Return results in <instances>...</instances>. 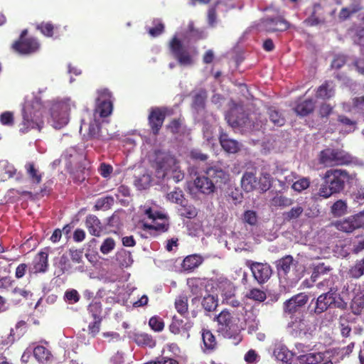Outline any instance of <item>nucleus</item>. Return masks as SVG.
<instances>
[{
	"instance_id": "obj_1",
	"label": "nucleus",
	"mask_w": 364,
	"mask_h": 364,
	"mask_svg": "<svg viewBox=\"0 0 364 364\" xmlns=\"http://www.w3.org/2000/svg\"><path fill=\"white\" fill-rule=\"evenodd\" d=\"M323 183L315 194L316 199H326L343 192L346 184L352 181V176L345 169L331 168L322 176Z\"/></svg>"
},
{
	"instance_id": "obj_41",
	"label": "nucleus",
	"mask_w": 364,
	"mask_h": 364,
	"mask_svg": "<svg viewBox=\"0 0 364 364\" xmlns=\"http://www.w3.org/2000/svg\"><path fill=\"white\" fill-rule=\"evenodd\" d=\"M207 97V92L205 90H200L193 96V107L195 109H203Z\"/></svg>"
},
{
	"instance_id": "obj_61",
	"label": "nucleus",
	"mask_w": 364,
	"mask_h": 364,
	"mask_svg": "<svg viewBox=\"0 0 364 364\" xmlns=\"http://www.w3.org/2000/svg\"><path fill=\"white\" fill-rule=\"evenodd\" d=\"M183 120L181 118L173 119L168 124L167 128L173 134H177L179 132L181 127Z\"/></svg>"
},
{
	"instance_id": "obj_52",
	"label": "nucleus",
	"mask_w": 364,
	"mask_h": 364,
	"mask_svg": "<svg viewBox=\"0 0 364 364\" xmlns=\"http://www.w3.org/2000/svg\"><path fill=\"white\" fill-rule=\"evenodd\" d=\"M247 296L250 299L260 302L264 301L267 298L266 293L259 289H252L250 290Z\"/></svg>"
},
{
	"instance_id": "obj_25",
	"label": "nucleus",
	"mask_w": 364,
	"mask_h": 364,
	"mask_svg": "<svg viewBox=\"0 0 364 364\" xmlns=\"http://www.w3.org/2000/svg\"><path fill=\"white\" fill-rule=\"evenodd\" d=\"M258 178L255 173L252 171H245L241 179V184L242 188L246 191H251L257 189L258 186Z\"/></svg>"
},
{
	"instance_id": "obj_26",
	"label": "nucleus",
	"mask_w": 364,
	"mask_h": 364,
	"mask_svg": "<svg viewBox=\"0 0 364 364\" xmlns=\"http://www.w3.org/2000/svg\"><path fill=\"white\" fill-rule=\"evenodd\" d=\"M25 169L33 185H39L41 183L43 173L40 172L33 162L26 164Z\"/></svg>"
},
{
	"instance_id": "obj_15",
	"label": "nucleus",
	"mask_w": 364,
	"mask_h": 364,
	"mask_svg": "<svg viewBox=\"0 0 364 364\" xmlns=\"http://www.w3.org/2000/svg\"><path fill=\"white\" fill-rule=\"evenodd\" d=\"M48 247L40 251L33 258L31 272L45 273L48 268Z\"/></svg>"
},
{
	"instance_id": "obj_60",
	"label": "nucleus",
	"mask_w": 364,
	"mask_h": 364,
	"mask_svg": "<svg viewBox=\"0 0 364 364\" xmlns=\"http://www.w3.org/2000/svg\"><path fill=\"white\" fill-rule=\"evenodd\" d=\"M113 171V167L108 164L106 163H102L98 168L99 173L103 177V178H108L111 175V173Z\"/></svg>"
},
{
	"instance_id": "obj_63",
	"label": "nucleus",
	"mask_w": 364,
	"mask_h": 364,
	"mask_svg": "<svg viewBox=\"0 0 364 364\" xmlns=\"http://www.w3.org/2000/svg\"><path fill=\"white\" fill-rule=\"evenodd\" d=\"M333 112V107L327 103H322L318 109V114L321 118L328 117Z\"/></svg>"
},
{
	"instance_id": "obj_5",
	"label": "nucleus",
	"mask_w": 364,
	"mask_h": 364,
	"mask_svg": "<svg viewBox=\"0 0 364 364\" xmlns=\"http://www.w3.org/2000/svg\"><path fill=\"white\" fill-rule=\"evenodd\" d=\"M319 162L326 166L348 165L351 163V156L341 149L326 148L319 154Z\"/></svg>"
},
{
	"instance_id": "obj_19",
	"label": "nucleus",
	"mask_w": 364,
	"mask_h": 364,
	"mask_svg": "<svg viewBox=\"0 0 364 364\" xmlns=\"http://www.w3.org/2000/svg\"><path fill=\"white\" fill-rule=\"evenodd\" d=\"M205 174L210 178L215 186L225 184L228 180V174L221 168L216 166L208 168Z\"/></svg>"
},
{
	"instance_id": "obj_22",
	"label": "nucleus",
	"mask_w": 364,
	"mask_h": 364,
	"mask_svg": "<svg viewBox=\"0 0 364 364\" xmlns=\"http://www.w3.org/2000/svg\"><path fill=\"white\" fill-rule=\"evenodd\" d=\"M170 228V224L168 220H165L162 223L156 225H151L146 223H144L141 226L143 230L149 231V235L151 237H156L160 234L166 232Z\"/></svg>"
},
{
	"instance_id": "obj_53",
	"label": "nucleus",
	"mask_w": 364,
	"mask_h": 364,
	"mask_svg": "<svg viewBox=\"0 0 364 364\" xmlns=\"http://www.w3.org/2000/svg\"><path fill=\"white\" fill-rule=\"evenodd\" d=\"M114 203V198L112 196H106L99 198L95 204V208L100 209H109Z\"/></svg>"
},
{
	"instance_id": "obj_50",
	"label": "nucleus",
	"mask_w": 364,
	"mask_h": 364,
	"mask_svg": "<svg viewBox=\"0 0 364 364\" xmlns=\"http://www.w3.org/2000/svg\"><path fill=\"white\" fill-rule=\"evenodd\" d=\"M150 328L156 332H161L164 328V322L159 316H152L149 321Z\"/></svg>"
},
{
	"instance_id": "obj_21",
	"label": "nucleus",
	"mask_w": 364,
	"mask_h": 364,
	"mask_svg": "<svg viewBox=\"0 0 364 364\" xmlns=\"http://www.w3.org/2000/svg\"><path fill=\"white\" fill-rule=\"evenodd\" d=\"M196 189L201 193L209 195L215 191V186L207 175L198 176L194 180Z\"/></svg>"
},
{
	"instance_id": "obj_27",
	"label": "nucleus",
	"mask_w": 364,
	"mask_h": 364,
	"mask_svg": "<svg viewBox=\"0 0 364 364\" xmlns=\"http://www.w3.org/2000/svg\"><path fill=\"white\" fill-rule=\"evenodd\" d=\"M315 107V103L311 99L305 100L297 103L294 111L298 115L304 117L311 113Z\"/></svg>"
},
{
	"instance_id": "obj_44",
	"label": "nucleus",
	"mask_w": 364,
	"mask_h": 364,
	"mask_svg": "<svg viewBox=\"0 0 364 364\" xmlns=\"http://www.w3.org/2000/svg\"><path fill=\"white\" fill-rule=\"evenodd\" d=\"M268 114L270 121L277 127H282L285 124V118L273 107L268 109Z\"/></svg>"
},
{
	"instance_id": "obj_32",
	"label": "nucleus",
	"mask_w": 364,
	"mask_h": 364,
	"mask_svg": "<svg viewBox=\"0 0 364 364\" xmlns=\"http://www.w3.org/2000/svg\"><path fill=\"white\" fill-rule=\"evenodd\" d=\"M294 259L291 255H286L276 262L277 269L279 272H283L284 274L289 272Z\"/></svg>"
},
{
	"instance_id": "obj_64",
	"label": "nucleus",
	"mask_w": 364,
	"mask_h": 364,
	"mask_svg": "<svg viewBox=\"0 0 364 364\" xmlns=\"http://www.w3.org/2000/svg\"><path fill=\"white\" fill-rule=\"evenodd\" d=\"M346 57L345 55H336L331 63V68L337 70L340 69L346 64Z\"/></svg>"
},
{
	"instance_id": "obj_49",
	"label": "nucleus",
	"mask_w": 364,
	"mask_h": 364,
	"mask_svg": "<svg viewBox=\"0 0 364 364\" xmlns=\"http://www.w3.org/2000/svg\"><path fill=\"white\" fill-rule=\"evenodd\" d=\"M37 29L39 30L44 36L47 37H52L55 26L49 22H42L37 26Z\"/></svg>"
},
{
	"instance_id": "obj_56",
	"label": "nucleus",
	"mask_w": 364,
	"mask_h": 364,
	"mask_svg": "<svg viewBox=\"0 0 364 364\" xmlns=\"http://www.w3.org/2000/svg\"><path fill=\"white\" fill-rule=\"evenodd\" d=\"M115 247V242L113 238L107 237L102 242L100 247V251L102 254L107 255Z\"/></svg>"
},
{
	"instance_id": "obj_51",
	"label": "nucleus",
	"mask_w": 364,
	"mask_h": 364,
	"mask_svg": "<svg viewBox=\"0 0 364 364\" xmlns=\"http://www.w3.org/2000/svg\"><path fill=\"white\" fill-rule=\"evenodd\" d=\"M310 183V179L309 178L304 177L295 181L292 184L291 188L297 192H301L309 187Z\"/></svg>"
},
{
	"instance_id": "obj_16",
	"label": "nucleus",
	"mask_w": 364,
	"mask_h": 364,
	"mask_svg": "<svg viewBox=\"0 0 364 364\" xmlns=\"http://www.w3.org/2000/svg\"><path fill=\"white\" fill-rule=\"evenodd\" d=\"M203 341L202 350L205 354H210L215 352L218 348V343L213 332L206 328L201 331Z\"/></svg>"
},
{
	"instance_id": "obj_59",
	"label": "nucleus",
	"mask_w": 364,
	"mask_h": 364,
	"mask_svg": "<svg viewBox=\"0 0 364 364\" xmlns=\"http://www.w3.org/2000/svg\"><path fill=\"white\" fill-rule=\"evenodd\" d=\"M259 358L256 350L250 349L245 353L244 359L247 364H255L258 362Z\"/></svg>"
},
{
	"instance_id": "obj_30",
	"label": "nucleus",
	"mask_w": 364,
	"mask_h": 364,
	"mask_svg": "<svg viewBox=\"0 0 364 364\" xmlns=\"http://www.w3.org/2000/svg\"><path fill=\"white\" fill-rule=\"evenodd\" d=\"M203 259L198 255H188L183 261L182 267L185 270L191 271L202 264Z\"/></svg>"
},
{
	"instance_id": "obj_58",
	"label": "nucleus",
	"mask_w": 364,
	"mask_h": 364,
	"mask_svg": "<svg viewBox=\"0 0 364 364\" xmlns=\"http://www.w3.org/2000/svg\"><path fill=\"white\" fill-rule=\"evenodd\" d=\"M102 318L94 319L93 322L88 325L89 334L95 337L100 331Z\"/></svg>"
},
{
	"instance_id": "obj_4",
	"label": "nucleus",
	"mask_w": 364,
	"mask_h": 364,
	"mask_svg": "<svg viewBox=\"0 0 364 364\" xmlns=\"http://www.w3.org/2000/svg\"><path fill=\"white\" fill-rule=\"evenodd\" d=\"M317 286L318 288L326 286L328 291L319 295L316 300H311L309 309L311 314L320 315L336 303V289L332 287V280L330 279H324Z\"/></svg>"
},
{
	"instance_id": "obj_10",
	"label": "nucleus",
	"mask_w": 364,
	"mask_h": 364,
	"mask_svg": "<svg viewBox=\"0 0 364 364\" xmlns=\"http://www.w3.org/2000/svg\"><path fill=\"white\" fill-rule=\"evenodd\" d=\"M250 263L249 267L253 277L259 284H264L269 279L272 274V269L269 264L257 262H250Z\"/></svg>"
},
{
	"instance_id": "obj_42",
	"label": "nucleus",
	"mask_w": 364,
	"mask_h": 364,
	"mask_svg": "<svg viewBox=\"0 0 364 364\" xmlns=\"http://www.w3.org/2000/svg\"><path fill=\"white\" fill-rule=\"evenodd\" d=\"M175 308L178 314L185 316L188 313V298L186 296H179L175 300Z\"/></svg>"
},
{
	"instance_id": "obj_9",
	"label": "nucleus",
	"mask_w": 364,
	"mask_h": 364,
	"mask_svg": "<svg viewBox=\"0 0 364 364\" xmlns=\"http://www.w3.org/2000/svg\"><path fill=\"white\" fill-rule=\"evenodd\" d=\"M167 114L166 107H152L148 117V123L151 132L154 136H157L163 126Z\"/></svg>"
},
{
	"instance_id": "obj_40",
	"label": "nucleus",
	"mask_w": 364,
	"mask_h": 364,
	"mask_svg": "<svg viewBox=\"0 0 364 364\" xmlns=\"http://www.w3.org/2000/svg\"><path fill=\"white\" fill-rule=\"evenodd\" d=\"M181 208L178 209L179 215L188 219L194 218L197 215L196 208L190 204H180Z\"/></svg>"
},
{
	"instance_id": "obj_18",
	"label": "nucleus",
	"mask_w": 364,
	"mask_h": 364,
	"mask_svg": "<svg viewBox=\"0 0 364 364\" xmlns=\"http://www.w3.org/2000/svg\"><path fill=\"white\" fill-rule=\"evenodd\" d=\"M218 139L221 147L225 152L235 154L240 150V143L237 140L231 139L222 128H220Z\"/></svg>"
},
{
	"instance_id": "obj_31",
	"label": "nucleus",
	"mask_w": 364,
	"mask_h": 364,
	"mask_svg": "<svg viewBox=\"0 0 364 364\" xmlns=\"http://www.w3.org/2000/svg\"><path fill=\"white\" fill-rule=\"evenodd\" d=\"M321 360L322 357L320 353H307L298 358L300 364H333L331 361L322 363Z\"/></svg>"
},
{
	"instance_id": "obj_62",
	"label": "nucleus",
	"mask_w": 364,
	"mask_h": 364,
	"mask_svg": "<svg viewBox=\"0 0 364 364\" xmlns=\"http://www.w3.org/2000/svg\"><path fill=\"white\" fill-rule=\"evenodd\" d=\"M69 252L73 262L78 264L82 262V250L70 249Z\"/></svg>"
},
{
	"instance_id": "obj_11",
	"label": "nucleus",
	"mask_w": 364,
	"mask_h": 364,
	"mask_svg": "<svg viewBox=\"0 0 364 364\" xmlns=\"http://www.w3.org/2000/svg\"><path fill=\"white\" fill-rule=\"evenodd\" d=\"M309 296L306 293H299L284 303V311L289 315H293L299 311L309 301Z\"/></svg>"
},
{
	"instance_id": "obj_20",
	"label": "nucleus",
	"mask_w": 364,
	"mask_h": 364,
	"mask_svg": "<svg viewBox=\"0 0 364 364\" xmlns=\"http://www.w3.org/2000/svg\"><path fill=\"white\" fill-rule=\"evenodd\" d=\"M193 322H186L184 323L183 320L177 318L176 316L173 317L172 321L169 325V331L171 333L178 335L181 332L185 333L186 338H188L190 337L189 331L193 327Z\"/></svg>"
},
{
	"instance_id": "obj_7",
	"label": "nucleus",
	"mask_w": 364,
	"mask_h": 364,
	"mask_svg": "<svg viewBox=\"0 0 364 364\" xmlns=\"http://www.w3.org/2000/svg\"><path fill=\"white\" fill-rule=\"evenodd\" d=\"M168 47L171 54L180 65L191 66L194 63L193 56L176 36L171 38Z\"/></svg>"
},
{
	"instance_id": "obj_43",
	"label": "nucleus",
	"mask_w": 364,
	"mask_h": 364,
	"mask_svg": "<svg viewBox=\"0 0 364 364\" xmlns=\"http://www.w3.org/2000/svg\"><path fill=\"white\" fill-rule=\"evenodd\" d=\"M272 177L271 175L267 172H262L259 178H258L257 183L258 186L257 189L264 192L269 189L271 186Z\"/></svg>"
},
{
	"instance_id": "obj_47",
	"label": "nucleus",
	"mask_w": 364,
	"mask_h": 364,
	"mask_svg": "<svg viewBox=\"0 0 364 364\" xmlns=\"http://www.w3.org/2000/svg\"><path fill=\"white\" fill-rule=\"evenodd\" d=\"M303 212L304 208L300 205H296L291 208L290 210L284 212L283 216L286 220L290 221L299 218Z\"/></svg>"
},
{
	"instance_id": "obj_54",
	"label": "nucleus",
	"mask_w": 364,
	"mask_h": 364,
	"mask_svg": "<svg viewBox=\"0 0 364 364\" xmlns=\"http://www.w3.org/2000/svg\"><path fill=\"white\" fill-rule=\"evenodd\" d=\"M0 122L1 124L12 127L14 124V115L12 112L6 111L0 114Z\"/></svg>"
},
{
	"instance_id": "obj_37",
	"label": "nucleus",
	"mask_w": 364,
	"mask_h": 364,
	"mask_svg": "<svg viewBox=\"0 0 364 364\" xmlns=\"http://www.w3.org/2000/svg\"><path fill=\"white\" fill-rule=\"evenodd\" d=\"M348 275L353 279H359L364 275V258L350 267L348 270Z\"/></svg>"
},
{
	"instance_id": "obj_38",
	"label": "nucleus",
	"mask_w": 364,
	"mask_h": 364,
	"mask_svg": "<svg viewBox=\"0 0 364 364\" xmlns=\"http://www.w3.org/2000/svg\"><path fill=\"white\" fill-rule=\"evenodd\" d=\"M35 358L40 362L49 360L52 356L51 353L46 347L38 346L33 349Z\"/></svg>"
},
{
	"instance_id": "obj_12",
	"label": "nucleus",
	"mask_w": 364,
	"mask_h": 364,
	"mask_svg": "<svg viewBox=\"0 0 364 364\" xmlns=\"http://www.w3.org/2000/svg\"><path fill=\"white\" fill-rule=\"evenodd\" d=\"M262 27L268 33L284 31L289 28V23L281 16L266 18L262 21Z\"/></svg>"
},
{
	"instance_id": "obj_8",
	"label": "nucleus",
	"mask_w": 364,
	"mask_h": 364,
	"mask_svg": "<svg viewBox=\"0 0 364 364\" xmlns=\"http://www.w3.org/2000/svg\"><path fill=\"white\" fill-rule=\"evenodd\" d=\"M155 168L159 176L164 177L168 171L174 169L176 159L169 153L158 150L155 151Z\"/></svg>"
},
{
	"instance_id": "obj_36",
	"label": "nucleus",
	"mask_w": 364,
	"mask_h": 364,
	"mask_svg": "<svg viewBox=\"0 0 364 364\" xmlns=\"http://www.w3.org/2000/svg\"><path fill=\"white\" fill-rule=\"evenodd\" d=\"M270 203L274 207L286 208L293 204V200L282 194H277L271 199Z\"/></svg>"
},
{
	"instance_id": "obj_45",
	"label": "nucleus",
	"mask_w": 364,
	"mask_h": 364,
	"mask_svg": "<svg viewBox=\"0 0 364 364\" xmlns=\"http://www.w3.org/2000/svg\"><path fill=\"white\" fill-rule=\"evenodd\" d=\"M331 270H332V268L329 265H326L324 262L318 263L314 267L311 278L314 281H316L318 277L327 274Z\"/></svg>"
},
{
	"instance_id": "obj_24",
	"label": "nucleus",
	"mask_w": 364,
	"mask_h": 364,
	"mask_svg": "<svg viewBox=\"0 0 364 364\" xmlns=\"http://www.w3.org/2000/svg\"><path fill=\"white\" fill-rule=\"evenodd\" d=\"M134 341L137 346L144 348H152L156 346V342L153 336L146 333H136L133 336Z\"/></svg>"
},
{
	"instance_id": "obj_17",
	"label": "nucleus",
	"mask_w": 364,
	"mask_h": 364,
	"mask_svg": "<svg viewBox=\"0 0 364 364\" xmlns=\"http://www.w3.org/2000/svg\"><path fill=\"white\" fill-rule=\"evenodd\" d=\"M337 229L345 232H352L355 229L363 228L364 222L363 221V216L355 215L343 221H340L336 224Z\"/></svg>"
},
{
	"instance_id": "obj_48",
	"label": "nucleus",
	"mask_w": 364,
	"mask_h": 364,
	"mask_svg": "<svg viewBox=\"0 0 364 364\" xmlns=\"http://www.w3.org/2000/svg\"><path fill=\"white\" fill-rule=\"evenodd\" d=\"M347 209L346 203L342 200L336 201L331 206V213L336 216H341L346 213Z\"/></svg>"
},
{
	"instance_id": "obj_57",
	"label": "nucleus",
	"mask_w": 364,
	"mask_h": 364,
	"mask_svg": "<svg viewBox=\"0 0 364 364\" xmlns=\"http://www.w3.org/2000/svg\"><path fill=\"white\" fill-rule=\"evenodd\" d=\"M80 296L77 290L70 289L65 291L64 299L69 304H75L79 301Z\"/></svg>"
},
{
	"instance_id": "obj_23",
	"label": "nucleus",
	"mask_w": 364,
	"mask_h": 364,
	"mask_svg": "<svg viewBox=\"0 0 364 364\" xmlns=\"http://www.w3.org/2000/svg\"><path fill=\"white\" fill-rule=\"evenodd\" d=\"M85 225L89 232L96 237H100L102 232V225L96 215H89L86 218Z\"/></svg>"
},
{
	"instance_id": "obj_35",
	"label": "nucleus",
	"mask_w": 364,
	"mask_h": 364,
	"mask_svg": "<svg viewBox=\"0 0 364 364\" xmlns=\"http://www.w3.org/2000/svg\"><path fill=\"white\" fill-rule=\"evenodd\" d=\"M87 311L93 319L102 318L101 315L102 311V305L99 300H92L87 306Z\"/></svg>"
},
{
	"instance_id": "obj_3",
	"label": "nucleus",
	"mask_w": 364,
	"mask_h": 364,
	"mask_svg": "<svg viewBox=\"0 0 364 364\" xmlns=\"http://www.w3.org/2000/svg\"><path fill=\"white\" fill-rule=\"evenodd\" d=\"M214 321L218 323L217 331L221 336L225 338L234 339L235 344L241 341L240 319L234 316L229 310L223 309L215 317Z\"/></svg>"
},
{
	"instance_id": "obj_55",
	"label": "nucleus",
	"mask_w": 364,
	"mask_h": 364,
	"mask_svg": "<svg viewBox=\"0 0 364 364\" xmlns=\"http://www.w3.org/2000/svg\"><path fill=\"white\" fill-rule=\"evenodd\" d=\"M242 220L245 223L253 226L257 223V215L254 210H246L245 211L242 217Z\"/></svg>"
},
{
	"instance_id": "obj_33",
	"label": "nucleus",
	"mask_w": 364,
	"mask_h": 364,
	"mask_svg": "<svg viewBox=\"0 0 364 364\" xmlns=\"http://www.w3.org/2000/svg\"><path fill=\"white\" fill-rule=\"evenodd\" d=\"M112 109V101L102 100L97 104L96 112H97L101 117H107L111 114Z\"/></svg>"
},
{
	"instance_id": "obj_46",
	"label": "nucleus",
	"mask_w": 364,
	"mask_h": 364,
	"mask_svg": "<svg viewBox=\"0 0 364 364\" xmlns=\"http://www.w3.org/2000/svg\"><path fill=\"white\" fill-rule=\"evenodd\" d=\"M167 198L172 203L182 204L184 200L183 191L179 188H176L173 191L168 193Z\"/></svg>"
},
{
	"instance_id": "obj_13",
	"label": "nucleus",
	"mask_w": 364,
	"mask_h": 364,
	"mask_svg": "<svg viewBox=\"0 0 364 364\" xmlns=\"http://www.w3.org/2000/svg\"><path fill=\"white\" fill-rule=\"evenodd\" d=\"M291 321L289 326L292 329L295 336L306 335L311 331V326L308 320L305 319L303 314L291 316Z\"/></svg>"
},
{
	"instance_id": "obj_28",
	"label": "nucleus",
	"mask_w": 364,
	"mask_h": 364,
	"mask_svg": "<svg viewBox=\"0 0 364 364\" xmlns=\"http://www.w3.org/2000/svg\"><path fill=\"white\" fill-rule=\"evenodd\" d=\"M115 259L118 264L122 267H128L133 263L132 254L129 251L121 249L115 255Z\"/></svg>"
},
{
	"instance_id": "obj_14",
	"label": "nucleus",
	"mask_w": 364,
	"mask_h": 364,
	"mask_svg": "<svg viewBox=\"0 0 364 364\" xmlns=\"http://www.w3.org/2000/svg\"><path fill=\"white\" fill-rule=\"evenodd\" d=\"M87 137L92 140L105 141L111 139V134L107 132V129L101 127L99 121L95 119L89 124Z\"/></svg>"
},
{
	"instance_id": "obj_2",
	"label": "nucleus",
	"mask_w": 364,
	"mask_h": 364,
	"mask_svg": "<svg viewBox=\"0 0 364 364\" xmlns=\"http://www.w3.org/2000/svg\"><path fill=\"white\" fill-rule=\"evenodd\" d=\"M45 107L41 100L35 97L31 101H26L22 108V122L19 124V131L26 134L31 129L41 130Z\"/></svg>"
},
{
	"instance_id": "obj_6",
	"label": "nucleus",
	"mask_w": 364,
	"mask_h": 364,
	"mask_svg": "<svg viewBox=\"0 0 364 364\" xmlns=\"http://www.w3.org/2000/svg\"><path fill=\"white\" fill-rule=\"evenodd\" d=\"M28 30L21 31L20 36L11 46L12 50L21 55H31L38 52L41 44L36 38L27 36Z\"/></svg>"
},
{
	"instance_id": "obj_34",
	"label": "nucleus",
	"mask_w": 364,
	"mask_h": 364,
	"mask_svg": "<svg viewBox=\"0 0 364 364\" xmlns=\"http://www.w3.org/2000/svg\"><path fill=\"white\" fill-rule=\"evenodd\" d=\"M201 305L205 311L208 312L214 311L218 306V297L208 294L203 298Z\"/></svg>"
},
{
	"instance_id": "obj_29",
	"label": "nucleus",
	"mask_w": 364,
	"mask_h": 364,
	"mask_svg": "<svg viewBox=\"0 0 364 364\" xmlns=\"http://www.w3.org/2000/svg\"><path fill=\"white\" fill-rule=\"evenodd\" d=\"M338 328L342 337L348 338L350 336L352 328L348 315L344 314L339 317Z\"/></svg>"
},
{
	"instance_id": "obj_39",
	"label": "nucleus",
	"mask_w": 364,
	"mask_h": 364,
	"mask_svg": "<svg viewBox=\"0 0 364 364\" xmlns=\"http://www.w3.org/2000/svg\"><path fill=\"white\" fill-rule=\"evenodd\" d=\"M334 95L333 89L329 88L328 81H326L321 86H319L316 92V97L320 99H329Z\"/></svg>"
}]
</instances>
